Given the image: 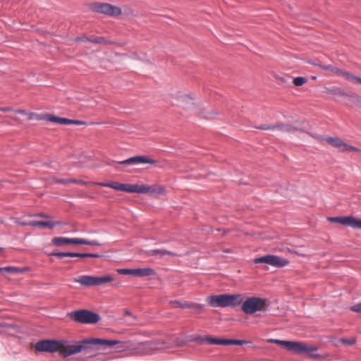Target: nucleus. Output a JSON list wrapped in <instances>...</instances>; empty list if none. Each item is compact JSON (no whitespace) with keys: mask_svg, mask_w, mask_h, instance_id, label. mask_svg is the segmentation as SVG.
<instances>
[{"mask_svg":"<svg viewBox=\"0 0 361 361\" xmlns=\"http://www.w3.org/2000/svg\"><path fill=\"white\" fill-rule=\"evenodd\" d=\"M118 340H108L98 338H87L74 341L63 351L66 355H73L81 353L86 358H93L99 354L101 350L111 348L121 343Z\"/></svg>","mask_w":361,"mask_h":361,"instance_id":"nucleus-1","label":"nucleus"},{"mask_svg":"<svg viewBox=\"0 0 361 361\" xmlns=\"http://www.w3.org/2000/svg\"><path fill=\"white\" fill-rule=\"evenodd\" d=\"M270 343H276L283 346L287 350L293 352L298 355L305 354L307 357L313 359L321 357V355L316 353L317 347L310 346L303 342L293 341H284L279 339L271 338L268 340Z\"/></svg>","mask_w":361,"mask_h":361,"instance_id":"nucleus-2","label":"nucleus"},{"mask_svg":"<svg viewBox=\"0 0 361 361\" xmlns=\"http://www.w3.org/2000/svg\"><path fill=\"white\" fill-rule=\"evenodd\" d=\"M69 341L64 339H44L37 341L35 343V348L36 351L40 353H56L59 351V354L63 357H68L63 351L68 348Z\"/></svg>","mask_w":361,"mask_h":361,"instance_id":"nucleus-3","label":"nucleus"},{"mask_svg":"<svg viewBox=\"0 0 361 361\" xmlns=\"http://www.w3.org/2000/svg\"><path fill=\"white\" fill-rule=\"evenodd\" d=\"M206 300L208 304L214 307H235L241 304L243 295L241 294L224 293L210 295Z\"/></svg>","mask_w":361,"mask_h":361,"instance_id":"nucleus-4","label":"nucleus"},{"mask_svg":"<svg viewBox=\"0 0 361 361\" xmlns=\"http://www.w3.org/2000/svg\"><path fill=\"white\" fill-rule=\"evenodd\" d=\"M241 310L246 314H254L257 311H267L270 307L269 299L257 296L247 297L241 302Z\"/></svg>","mask_w":361,"mask_h":361,"instance_id":"nucleus-5","label":"nucleus"},{"mask_svg":"<svg viewBox=\"0 0 361 361\" xmlns=\"http://www.w3.org/2000/svg\"><path fill=\"white\" fill-rule=\"evenodd\" d=\"M73 321L84 324H95L98 323L101 317L97 312L87 309H79L68 312Z\"/></svg>","mask_w":361,"mask_h":361,"instance_id":"nucleus-6","label":"nucleus"},{"mask_svg":"<svg viewBox=\"0 0 361 361\" xmlns=\"http://www.w3.org/2000/svg\"><path fill=\"white\" fill-rule=\"evenodd\" d=\"M91 10L95 13L109 16H118L121 14V8L108 3L95 2L91 4Z\"/></svg>","mask_w":361,"mask_h":361,"instance_id":"nucleus-7","label":"nucleus"},{"mask_svg":"<svg viewBox=\"0 0 361 361\" xmlns=\"http://www.w3.org/2000/svg\"><path fill=\"white\" fill-rule=\"evenodd\" d=\"M255 264L264 263L273 267L281 268L289 264V260L278 255H267L254 259Z\"/></svg>","mask_w":361,"mask_h":361,"instance_id":"nucleus-8","label":"nucleus"},{"mask_svg":"<svg viewBox=\"0 0 361 361\" xmlns=\"http://www.w3.org/2000/svg\"><path fill=\"white\" fill-rule=\"evenodd\" d=\"M328 220L330 222L340 224L353 228H361V219L353 216H331L328 218Z\"/></svg>","mask_w":361,"mask_h":361,"instance_id":"nucleus-9","label":"nucleus"},{"mask_svg":"<svg viewBox=\"0 0 361 361\" xmlns=\"http://www.w3.org/2000/svg\"><path fill=\"white\" fill-rule=\"evenodd\" d=\"M274 130H278L281 132H287V133H293L295 131H300L302 133H306L310 137L315 138L317 140H322L320 135L316 133H312L308 131L305 127L300 126H294L290 124L283 123H278L274 124Z\"/></svg>","mask_w":361,"mask_h":361,"instance_id":"nucleus-10","label":"nucleus"},{"mask_svg":"<svg viewBox=\"0 0 361 361\" xmlns=\"http://www.w3.org/2000/svg\"><path fill=\"white\" fill-rule=\"evenodd\" d=\"M157 161L150 157L145 155H138L131 157L128 159H126L123 161H118V164L128 166V165H136V164H155Z\"/></svg>","mask_w":361,"mask_h":361,"instance_id":"nucleus-11","label":"nucleus"},{"mask_svg":"<svg viewBox=\"0 0 361 361\" xmlns=\"http://www.w3.org/2000/svg\"><path fill=\"white\" fill-rule=\"evenodd\" d=\"M81 243L82 238H78L54 237L51 240V243L58 247L65 245H81Z\"/></svg>","mask_w":361,"mask_h":361,"instance_id":"nucleus-12","label":"nucleus"},{"mask_svg":"<svg viewBox=\"0 0 361 361\" xmlns=\"http://www.w3.org/2000/svg\"><path fill=\"white\" fill-rule=\"evenodd\" d=\"M326 92L331 94L335 97V99H338L341 97H353V94L346 92L343 88L336 86L325 87Z\"/></svg>","mask_w":361,"mask_h":361,"instance_id":"nucleus-13","label":"nucleus"},{"mask_svg":"<svg viewBox=\"0 0 361 361\" xmlns=\"http://www.w3.org/2000/svg\"><path fill=\"white\" fill-rule=\"evenodd\" d=\"M30 270V267L25 266L23 267H14V266H7L4 267H0V274H4L7 272L12 274H23Z\"/></svg>","mask_w":361,"mask_h":361,"instance_id":"nucleus-14","label":"nucleus"},{"mask_svg":"<svg viewBox=\"0 0 361 361\" xmlns=\"http://www.w3.org/2000/svg\"><path fill=\"white\" fill-rule=\"evenodd\" d=\"M147 188L149 190L147 194L151 197H159L160 196L166 195V190L163 185H147Z\"/></svg>","mask_w":361,"mask_h":361,"instance_id":"nucleus-15","label":"nucleus"},{"mask_svg":"<svg viewBox=\"0 0 361 361\" xmlns=\"http://www.w3.org/2000/svg\"><path fill=\"white\" fill-rule=\"evenodd\" d=\"M99 185L102 187H106L114 189L117 191H123L126 192H128L129 185L128 183H121L116 181L109 183H99Z\"/></svg>","mask_w":361,"mask_h":361,"instance_id":"nucleus-16","label":"nucleus"},{"mask_svg":"<svg viewBox=\"0 0 361 361\" xmlns=\"http://www.w3.org/2000/svg\"><path fill=\"white\" fill-rule=\"evenodd\" d=\"M74 281L85 287L96 286V276H94L82 275L75 279Z\"/></svg>","mask_w":361,"mask_h":361,"instance_id":"nucleus-17","label":"nucleus"},{"mask_svg":"<svg viewBox=\"0 0 361 361\" xmlns=\"http://www.w3.org/2000/svg\"><path fill=\"white\" fill-rule=\"evenodd\" d=\"M33 226H39L42 228H49L52 229L56 226H64L65 223L61 221H35L33 220Z\"/></svg>","mask_w":361,"mask_h":361,"instance_id":"nucleus-18","label":"nucleus"},{"mask_svg":"<svg viewBox=\"0 0 361 361\" xmlns=\"http://www.w3.org/2000/svg\"><path fill=\"white\" fill-rule=\"evenodd\" d=\"M148 190L147 185L129 184L128 192L147 194Z\"/></svg>","mask_w":361,"mask_h":361,"instance_id":"nucleus-19","label":"nucleus"},{"mask_svg":"<svg viewBox=\"0 0 361 361\" xmlns=\"http://www.w3.org/2000/svg\"><path fill=\"white\" fill-rule=\"evenodd\" d=\"M44 118L46 121L61 125H68V119L67 118H62L54 114H47L45 115Z\"/></svg>","mask_w":361,"mask_h":361,"instance_id":"nucleus-20","label":"nucleus"},{"mask_svg":"<svg viewBox=\"0 0 361 361\" xmlns=\"http://www.w3.org/2000/svg\"><path fill=\"white\" fill-rule=\"evenodd\" d=\"M322 70L329 71L337 75H343V77L345 78L347 80L349 78L348 75H350V73L343 69L336 68L332 65H326V66L322 67Z\"/></svg>","mask_w":361,"mask_h":361,"instance_id":"nucleus-21","label":"nucleus"},{"mask_svg":"<svg viewBox=\"0 0 361 361\" xmlns=\"http://www.w3.org/2000/svg\"><path fill=\"white\" fill-rule=\"evenodd\" d=\"M154 255H160L161 256L167 255H169L171 257H178V255L177 253L171 252V251H169L166 249H154V250H148L146 252L147 256H153Z\"/></svg>","mask_w":361,"mask_h":361,"instance_id":"nucleus-22","label":"nucleus"},{"mask_svg":"<svg viewBox=\"0 0 361 361\" xmlns=\"http://www.w3.org/2000/svg\"><path fill=\"white\" fill-rule=\"evenodd\" d=\"M55 182L56 183L67 184V183H75L82 185H87L88 183L77 178H56Z\"/></svg>","mask_w":361,"mask_h":361,"instance_id":"nucleus-23","label":"nucleus"},{"mask_svg":"<svg viewBox=\"0 0 361 361\" xmlns=\"http://www.w3.org/2000/svg\"><path fill=\"white\" fill-rule=\"evenodd\" d=\"M156 271L154 269L147 268H139L136 269L135 276L137 277H145L147 276L154 275Z\"/></svg>","mask_w":361,"mask_h":361,"instance_id":"nucleus-24","label":"nucleus"},{"mask_svg":"<svg viewBox=\"0 0 361 361\" xmlns=\"http://www.w3.org/2000/svg\"><path fill=\"white\" fill-rule=\"evenodd\" d=\"M326 142L329 145H332L333 147H334L337 149H339L341 151V149L343 148L344 142H345L341 138L337 137H328L326 138Z\"/></svg>","mask_w":361,"mask_h":361,"instance_id":"nucleus-25","label":"nucleus"},{"mask_svg":"<svg viewBox=\"0 0 361 361\" xmlns=\"http://www.w3.org/2000/svg\"><path fill=\"white\" fill-rule=\"evenodd\" d=\"M207 343L211 345H227L228 339L221 338H214L212 336H207Z\"/></svg>","mask_w":361,"mask_h":361,"instance_id":"nucleus-26","label":"nucleus"},{"mask_svg":"<svg viewBox=\"0 0 361 361\" xmlns=\"http://www.w3.org/2000/svg\"><path fill=\"white\" fill-rule=\"evenodd\" d=\"M114 281V278L110 276H96V286H100Z\"/></svg>","mask_w":361,"mask_h":361,"instance_id":"nucleus-27","label":"nucleus"},{"mask_svg":"<svg viewBox=\"0 0 361 361\" xmlns=\"http://www.w3.org/2000/svg\"><path fill=\"white\" fill-rule=\"evenodd\" d=\"M92 42L95 43V44H110L115 43V42L107 40L104 37H102V36L92 37Z\"/></svg>","mask_w":361,"mask_h":361,"instance_id":"nucleus-28","label":"nucleus"},{"mask_svg":"<svg viewBox=\"0 0 361 361\" xmlns=\"http://www.w3.org/2000/svg\"><path fill=\"white\" fill-rule=\"evenodd\" d=\"M50 256L58 257L59 258H63L65 257H72L73 252H60L58 250H54L49 254Z\"/></svg>","mask_w":361,"mask_h":361,"instance_id":"nucleus-29","label":"nucleus"},{"mask_svg":"<svg viewBox=\"0 0 361 361\" xmlns=\"http://www.w3.org/2000/svg\"><path fill=\"white\" fill-rule=\"evenodd\" d=\"M81 245H88L92 246H100L102 243L97 240H87L85 238H82Z\"/></svg>","mask_w":361,"mask_h":361,"instance_id":"nucleus-30","label":"nucleus"},{"mask_svg":"<svg viewBox=\"0 0 361 361\" xmlns=\"http://www.w3.org/2000/svg\"><path fill=\"white\" fill-rule=\"evenodd\" d=\"M136 269H119L118 273L123 275H133L135 276Z\"/></svg>","mask_w":361,"mask_h":361,"instance_id":"nucleus-31","label":"nucleus"},{"mask_svg":"<svg viewBox=\"0 0 361 361\" xmlns=\"http://www.w3.org/2000/svg\"><path fill=\"white\" fill-rule=\"evenodd\" d=\"M248 341L245 340H240V339H228L227 345H242L245 343H247Z\"/></svg>","mask_w":361,"mask_h":361,"instance_id":"nucleus-32","label":"nucleus"},{"mask_svg":"<svg viewBox=\"0 0 361 361\" xmlns=\"http://www.w3.org/2000/svg\"><path fill=\"white\" fill-rule=\"evenodd\" d=\"M307 82V78L305 77H296L293 79V83L295 86H302Z\"/></svg>","mask_w":361,"mask_h":361,"instance_id":"nucleus-33","label":"nucleus"},{"mask_svg":"<svg viewBox=\"0 0 361 361\" xmlns=\"http://www.w3.org/2000/svg\"><path fill=\"white\" fill-rule=\"evenodd\" d=\"M204 304L192 302L190 305V309H194L198 312H202L204 309Z\"/></svg>","mask_w":361,"mask_h":361,"instance_id":"nucleus-34","label":"nucleus"},{"mask_svg":"<svg viewBox=\"0 0 361 361\" xmlns=\"http://www.w3.org/2000/svg\"><path fill=\"white\" fill-rule=\"evenodd\" d=\"M87 123L85 121L76 120V119H68V125H77V126H83L87 125Z\"/></svg>","mask_w":361,"mask_h":361,"instance_id":"nucleus-35","label":"nucleus"},{"mask_svg":"<svg viewBox=\"0 0 361 361\" xmlns=\"http://www.w3.org/2000/svg\"><path fill=\"white\" fill-rule=\"evenodd\" d=\"M348 81H350L353 83H355V84H360L361 85V78L358 77V76H356L352 73H350V75H348Z\"/></svg>","mask_w":361,"mask_h":361,"instance_id":"nucleus-36","label":"nucleus"},{"mask_svg":"<svg viewBox=\"0 0 361 361\" xmlns=\"http://www.w3.org/2000/svg\"><path fill=\"white\" fill-rule=\"evenodd\" d=\"M75 40L77 42H92V37L83 35V36L77 37Z\"/></svg>","mask_w":361,"mask_h":361,"instance_id":"nucleus-37","label":"nucleus"},{"mask_svg":"<svg viewBox=\"0 0 361 361\" xmlns=\"http://www.w3.org/2000/svg\"><path fill=\"white\" fill-rule=\"evenodd\" d=\"M207 336L202 337L200 336H195L192 338V341H195L198 343L199 344H203L204 343H207Z\"/></svg>","mask_w":361,"mask_h":361,"instance_id":"nucleus-38","label":"nucleus"},{"mask_svg":"<svg viewBox=\"0 0 361 361\" xmlns=\"http://www.w3.org/2000/svg\"><path fill=\"white\" fill-rule=\"evenodd\" d=\"M350 310L355 312L361 313V302L351 306Z\"/></svg>","mask_w":361,"mask_h":361,"instance_id":"nucleus-39","label":"nucleus"},{"mask_svg":"<svg viewBox=\"0 0 361 361\" xmlns=\"http://www.w3.org/2000/svg\"><path fill=\"white\" fill-rule=\"evenodd\" d=\"M89 257V252H73L72 257L86 258Z\"/></svg>","mask_w":361,"mask_h":361,"instance_id":"nucleus-40","label":"nucleus"},{"mask_svg":"<svg viewBox=\"0 0 361 361\" xmlns=\"http://www.w3.org/2000/svg\"><path fill=\"white\" fill-rule=\"evenodd\" d=\"M308 63L313 65L314 66H317L322 69V67L326 66V65H322L318 59L314 60H309Z\"/></svg>","mask_w":361,"mask_h":361,"instance_id":"nucleus-41","label":"nucleus"},{"mask_svg":"<svg viewBox=\"0 0 361 361\" xmlns=\"http://www.w3.org/2000/svg\"><path fill=\"white\" fill-rule=\"evenodd\" d=\"M256 128H257L259 130H274V125L263 124V125L257 126Z\"/></svg>","mask_w":361,"mask_h":361,"instance_id":"nucleus-42","label":"nucleus"},{"mask_svg":"<svg viewBox=\"0 0 361 361\" xmlns=\"http://www.w3.org/2000/svg\"><path fill=\"white\" fill-rule=\"evenodd\" d=\"M16 326L13 324H8L6 322H0L1 328H6V329H14Z\"/></svg>","mask_w":361,"mask_h":361,"instance_id":"nucleus-43","label":"nucleus"},{"mask_svg":"<svg viewBox=\"0 0 361 361\" xmlns=\"http://www.w3.org/2000/svg\"><path fill=\"white\" fill-rule=\"evenodd\" d=\"M353 145H350L347 144L346 142H344L343 147L341 149V152H350L353 150Z\"/></svg>","mask_w":361,"mask_h":361,"instance_id":"nucleus-44","label":"nucleus"},{"mask_svg":"<svg viewBox=\"0 0 361 361\" xmlns=\"http://www.w3.org/2000/svg\"><path fill=\"white\" fill-rule=\"evenodd\" d=\"M192 99V98L189 96V95H184V96H181L178 98V101L180 103H183L185 101H190Z\"/></svg>","mask_w":361,"mask_h":361,"instance_id":"nucleus-45","label":"nucleus"},{"mask_svg":"<svg viewBox=\"0 0 361 361\" xmlns=\"http://www.w3.org/2000/svg\"><path fill=\"white\" fill-rule=\"evenodd\" d=\"M176 302L178 304L179 307L181 308H190V309L191 303H188V302L182 303L178 301H176Z\"/></svg>","mask_w":361,"mask_h":361,"instance_id":"nucleus-46","label":"nucleus"},{"mask_svg":"<svg viewBox=\"0 0 361 361\" xmlns=\"http://www.w3.org/2000/svg\"><path fill=\"white\" fill-rule=\"evenodd\" d=\"M104 257L103 255H100V254H98V253H89V257H88L100 258V257Z\"/></svg>","mask_w":361,"mask_h":361,"instance_id":"nucleus-47","label":"nucleus"},{"mask_svg":"<svg viewBox=\"0 0 361 361\" xmlns=\"http://www.w3.org/2000/svg\"><path fill=\"white\" fill-rule=\"evenodd\" d=\"M33 221H23V222H20V224L22 225V226H33Z\"/></svg>","mask_w":361,"mask_h":361,"instance_id":"nucleus-48","label":"nucleus"},{"mask_svg":"<svg viewBox=\"0 0 361 361\" xmlns=\"http://www.w3.org/2000/svg\"><path fill=\"white\" fill-rule=\"evenodd\" d=\"M0 111L3 112H11L13 111V109L11 107H1Z\"/></svg>","mask_w":361,"mask_h":361,"instance_id":"nucleus-49","label":"nucleus"},{"mask_svg":"<svg viewBox=\"0 0 361 361\" xmlns=\"http://www.w3.org/2000/svg\"><path fill=\"white\" fill-rule=\"evenodd\" d=\"M343 342L345 343L353 344V343H355V341L354 339H353V340L343 339Z\"/></svg>","mask_w":361,"mask_h":361,"instance_id":"nucleus-50","label":"nucleus"},{"mask_svg":"<svg viewBox=\"0 0 361 361\" xmlns=\"http://www.w3.org/2000/svg\"><path fill=\"white\" fill-rule=\"evenodd\" d=\"M36 215L38 216L42 217V218H50V216L47 215V214H45L44 213H39V214H37Z\"/></svg>","mask_w":361,"mask_h":361,"instance_id":"nucleus-51","label":"nucleus"},{"mask_svg":"<svg viewBox=\"0 0 361 361\" xmlns=\"http://www.w3.org/2000/svg\"><path fill=\"white\" fill-rule=\"evenodd\" d=\"M16 111H17V113L23 114V115H25L27 114L26 111L24 109H18Z\"/></svg>","mask_w":361,"mask_h":361,"instance_id":"nucleus-52","label":"nucleus"},{"mask_svg":"<svg viewBox=\"0 0 361 361\" xmlns=\"http://www.w3.org/2000/svg\"><path fill=\"white\" fill-rule=\"evenodd\" d=\"M352 151L361 153V149L360 148L357 147H355V146H353Z\"/></svg>","mask_w":361,"mask_h":361,"instance_id":"nucleus-53","label":"nucleus"},{"mask_svg":"<svg viewBox=\"0 0 361 361\" xmlns=\"http://www.w3.org/2000/svg\"><path fill=\"white\" fill-rule=\"evenodd\" d=\"M126 314L127 315H131V312L129 310L126 311Z\"/></svg>","mask_w":361,"mask_h":361,"instance_id":"nucleus-54","label":"nucleus"},{"mask_svg":"<svg viewBox=\"0 0 361 361\" xmlns=\"http://www.w3.org/2000/svg\"><path fill=\"white\" fill-rule=\"evenodd\" d=\"M35 114L32 113L29 117L30 119H32V116H34Z\"/></svg>","mask_w":361,"mask_h":361,"instance_id":"nucleus-55","label":"nucleus"},{"mask_svg":"<svg viewBox=\"0 0 361 361\" xmlns=\"http://www.w3.org/2000/svg\"><path fill=\"white\" fill-rule=\"evenodd\" d=\"M3 250V248L2 247H0V251Z\"/></svg>","mask_w":361,"mask_h":361,"instance_id":"nucleus-56","label":"nucleus"}]
</instances>
